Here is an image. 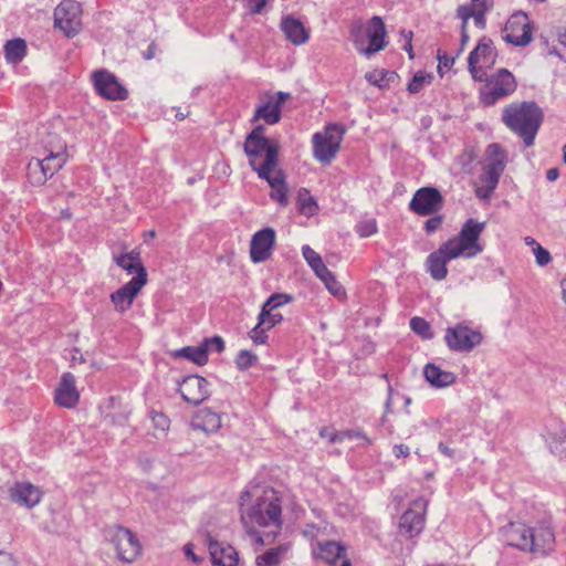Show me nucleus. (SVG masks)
<instances>
[{
	"mask_svg": "<svg viewBox=\"0 0 566 566\" xmlns=\"http://www.w3.org/2000/svg\"><path fill=\"white\" fill-rule=\"evenodd\" d=\"M275 245V231L264 228L253 234L250 242V258L254 263L264 262L271 258Z\"/></svg>",
	"mask_w": 566,
	"mask_h": 566,
	"instance_id": "obj_22",
	"label": "nucleus"
},
{
	"mask_svg": "<svg viewBox=\"0 0 566 566\" xmlns=\"http://www.w3.org/2000/svg\"><path fill=\"white\" fill-rule=\"evenodd\" d=\"M302 254L318 277L323 276L329 271L324 264L321 255L316 253L310 245H304L302 248Z\"/></svg>",
	"mask_w": 566,
	"mask_h": 566,
	"instance_id": "obj_39",
	"label": "nucleus"
},
{
	"mask_svg": "<svg viewBox=\"0 0 566 566\" xmlns=\"http://www.w3.org/2000/svg\"><path fill=\"white\" fill-rule=\"evenodd\" d=\"M342 436H344L345 439L365 438L360 432L354 430L342 431Z\"/></svg>",
	"mask_w": 566,
	"mask_h": 566,
	"instance_id": "obj_60",
	"label": "nucleus"
},
{
	"mask_svg": "<svg viewBox=\"0 0 566 566\" xmlns=\"http://www.w3.org/2000/svg\"><path fill=\"white\" fill-rule=\"evenodd\" d=\"M293 301V296L286 293H274L263 304L268 310H276L280 306L289 304Z\"/></svg>",
	"mask_w": 566,
	"mask_h": 566,
	"instance_id": "obj_47",
	"label": "nucleus"
},
{
	"mask_svg": "<svg viewBox=\"0 0 566 566\" xmlns=\"http://www.w3.org/2000/svg\"><path fill=\"white\" fill-rule=\"evenodd\" d=\"M313 555L328 566H352L346 546L336 541L318 542L313 547Z\"/></svg>",
	"mask_w": 566,
	"mask_h": 566,
	"instance_id": "obj_19",
	"label": "nucleus"
},
{
	"mask_svg": "<svg viewBox=\"0 0 566 566\" xmlns=\"http://www.w3.org/2000/svg\"><path fill=\"white\" fill-rule=\"evenodd\" d=\"M286 547L271 548L256 557V566H277L286 553Z\"/></svg>",
	"mask_w": 566,
	"mask_h": 566,
	"instance_id": "obj_40",
	"label": "nucleus"
},
{
	"mask_svg": "<svg viewBox=\"0 0 566 566\" xmlns=\"http://www.w3.org/2000/svg\"><path fill=\"white\" fill-rule=\"evenodd\" d=\"M258 319L261 325H264L266 328L271 329L282 322L283 316L282 314L275 312V310H268L266 307L262 306Z\"/></svg>",
	"mask_w": 566,
	"mask_h": 566,
	"instance_id": "obj_43",
	"label": "nucleus"
},
{
	"mask_svg": "<svg viewBox=\"0 0 566 566\" xmlns=\"http://www.w3.org/2000/svg\"><path fill=\"white\" fill-rule=\"evenodd\" d=\"M503 38L514 45H526L532 41L533 27L524 12L513 13L505 23Z\"/></svg>",
	"mask_w": 566,
	"mask_h": 566,
	"instance_id": "obj_13",
	"label": "nucleus"
},
{
	"mask_svg": "<svg viewBox=\"0 0 566 566\" xmlns=\"http://www.w3.org/2000/svg\"><path fill=\"white\" fill-rule=\"evenodd\" d=\"M378 231L377 221L374 218L364 219L356 226V232L361 238H367Z\"/></svg>",
	"mask_w": 566,
	"mask_h": 566,
	"instance_id": "obj_46",
	"label": "nucleus"
},
{
	"mask_svg": "<svg viewBox=\"0 0 566 566\" xmlns=\"http://www.w3.org/2000/svg\"><path fill=\"white\" fill-rule=\"evenodd\" d=\"M258 319L261 325H264L266 328L271 329L282 322L283 316L282 314L275 312V310H268L266 307L262 306Z\"/></svg>",
	"mask_w": 566,
	"mask_h": 566,
	"instance_id": "obj_44",
	"label": "nucleus"
},
{
	"mask_svg": "<svg viewBox=\"0 0 566 566\" xmlns=\"http://www.w3.org/2000/svg\"><path fill=\"white\" fill-rule=\"evenodd\" d=\"M0 566H13V559L9 554L0 553Z\"/></svg>",
	"mask_w": 566,
	"mask_h": 566,
	"instance_id": "obj_59",
	"label": "nucleus"
},
{
	"mask_svg": "<svg viewBox=\"0 0 566 566\" xmlns=\"http://www.w3.org/2000/svg\"><path fill=\"white\" fill-rule=\"evenodd\" d=\"M551 448L559 457H566V437L560 440H557L555 437H553Z\"/></svg>",
	"mask_w": 566,
	"mask_h": 566,
	"instance_id": "obj_54",
	"label": "nucleus"
},
{
	"mask_svg": "<svg viewBox=\"0 0 566 566\" xmlns=\"http://www.w3.org/2000/svg\"><path fill=\"white\" fill-rule=\"evenodd\" d=\"M240 521L258 544L282 528V494L272 486L250 484L239 497Z\"/></svg>",
	"mask_w": 566,
	"mask_h": 566,
	"instance_id": "obj_1",
	"label": "nucleus"
},
{
	"mask_svg": "<svg viewBox=\"0 0 566 566\" xmlns=\"http://www.w3.org/2000/svg\"><path fill=\"white\" fill-rule=\"evenodd\" d=\"M502 120L530 147L542 125L543 112L534 102L512 103L504 107Z\"/></svg>",
	"mask_w": 566,
	"mask_h": 566,
	"instance_id": "obj_2",
	"label": "nucleus"
},
{
	"mask_svg": "<svg viewBox=\"0 0 566 566\" xmlns=\"http://www.w3.org/2000/svg\"><path fill=\"white\" fill-rule=\"evenodd\" d=\"M179 391L185 401L198 405L208 397V382L200 376H188L181 381Z\"/></svg>",
	"mask_w": 566,
	"mask_h": 566,
	"instance_id": "obj_25",
	"label": "nucleus"
},
{
	"mask_svg": "<svg viewBox=\"0 0 566 566\" xmlns=\"http://www.w3.org/2000/svg\"><path fill=\"white\" fill-rule=\"evenodd\" d=\"M411 329L423 338L431 337V331L429 323L421 317H413L410 321Z\"/></svg>",
	"mask_w": 566,
	"mask_h": 566,
	"instance_id": "obj_48",
	"label": "nucleus"
},
{
	"mask_svg": "<svg viewBox=\"0 0 566 566\" xmlns=\"http://www.w3.org/2000/svg\"><path fill=\"white\" fill-rule=\"evenodd\" d=\"M297 210L301 214L310 218L317 213L318 205L306 189H301L296 198Z\"/></svg>",
	"mask_w": 566,
	"mask_h": 566,
	"instance_id": "obj_38",
	"label": "nucleus"
},
{
	"mask_svg": "<svg viewBox=\"0 0 566 566\" xmlns=\"http://www.w3.org/2000/svg\"><path fill=\"white\" fill-rule=\"evenodd\" d=\"M534 251V254L536 256V262L539 264V265H546L551 262V254L547 250H545L543 247H541L539 244H536V247H534L533 249Z\"/></svg>",
	"mask_w": 566,
	"mask_h": 566,
	"instance_id": "obj_52",
	"label": "nucleus"
},
{
	"mask_svg": "<svg viewBox=\"0 0 566 566\" xmlns=\"http://www.w3.org/2000/svg\"><path fill=\"white\" fill-rule=\"evenodd\" d=\"M116 264L127 273H135L134 277H139L142 273L147 275L146 269L142 263L140 253L137 250L122 253L114 258Z\"/></svg>",
	"mask_w": 566,
	"mask_h": 566,
	"instance_id": "obj_31",
	"label": "nucleus"
},
{
	"mask_svg": "<svg viewBox=\"0 0 566 566\" xmlns=\"http://www.w3.org/2000/svg\"><path fill=\"white\" fill-rule=\"evenodd\" d=\"M269 0H249V6L254 13H260Z\"/></svg>",
	"mask_w": 566,
	"mask_h": 566,
	"instance_id": "obj_57",
	"label": "nucleus"
},
{
	"mask_svg": "<svg viewBox=\"0 0 566 566\" xmlns=\"http://www.w3.org/2000/svg\"><path fill=\"white\" fill-rule=\"evenodd\" d=\"M406 50L408 51L409 56L412 59L413 57V53H412V46H411L410 42L407 44Z\"/></svg>",
	"mask_w": 566,
	"mask_h": 566,
	"instance_id": "obj_64",
	"label": "nucleus"
},
{
	"mask_svg": "<svg viewBox=\"0 0 566 566\" xmlns=\"http://www.w3.org/2000/svg\"><path fill=\"white\" fill-rule=\"evenodd\" d=\"M365 78L370 85L379 90H388L390 85L398 80V74L395 71L386 69H375L367 72Z\"/></svg>",
	"mask_w": 566,
	"mask_h": 566,
	"instance_id": "obj_33",
	"label": "nucleus"
},
{
	"mask_svg": "<svg viewBox=\"0 0 566 566\" xmlns=\"http://www.w3.org/2000/svg\"><path fill=\"white\" fill-rule=\"evenodd\" d=\"M343 440H345V438H344V436H342V431L340 432H331L329 441L332 443L342 442Z\"/></svg>",
	"mask_w": 566,
	"mask_h": 566,
	"instance_id": "obj_61",
	"label": "nucleus"
},
{
	"mask_svg": "<svg viewBox=\"0 0 566 566\" xmlns=\"http://www.w3.org/2000/svg\"><path fill=\"white\" fill-rule=\"evenodd\" d=\"M154 422L156 426L160 427L163 431L169 427V419L164 413L155 415Z\"/></svg>",
	"mask_w": 566,
	"mask_h": 566,
	"instance_id": "obj_56",
	"label": "nucleus"
},
{
	"mask_svg": "<svg viewBox=\"0 0 566 566\" xmlns=\"http://www.w3.org/2000/svg\"><path fill=\"white\" fill-rule=\"evenodd\" d=\"M319 279L324 282L325 287L332 295L340 301L346 298V291L344 286L336 280L335 275L331 271H328Z\"/></svg>",
	"mask_w": 566,
	"mask_h": 566,
	"instance_id": "obj_42",
	"label": "nucleus"
},
{
	"mask_svg": "<svg viewBox=\"0 0 566 566\" xmlns=\"http://www.w3.org/2000/svg\"><path fill=\"white\" fill-rule=\"evenodd\" d=\"M558 177V170L553 168L547 171V179L554 181Z\"/></svg>",
	"mask_w": 566,
	"mask_h": 566,
	"instance_id": "obj_62",
	"label": "nucleus"
},
{
	"mask_svg": "<svg viewBox=\"0 0 566 566\" xmlns=\"http://www.w3.org/2000/svg\"><path fill=\"white\" fill-rule=\"evenodd\" d=\"M345 134V128L339 124H328L322 132L314 134L313 154L322 164H329L337 155Z\"/></svg>",
	"mask_w": 566,
	"mask_h": 566,
	"instance_id": "obj_8",
	"label": "nucleus"
},
{
	"mask_svg": "<svg viewBox=\"0 0 566 566\" xmlns=\"http://www.w3.org/2000/svg\"><path fill=\"white\" fill-rule=\"evenodd\" d=\"M532 539H534V551L545 553L551 549L554 544V533L547 526H541L536 530H532Z\"/></svg>",
	"mask_w": 566,
	"mask_h": 566,
	"instance_id": "obj_35",
	"label": "nucleus"
},
{
	"mask_svg": "<svg viewBox=\"0 0 566 566\" xmlns=\"http://www.w3.org/2000/svg\"><path fill=\"white\" fill-rule=\"evenodd\" d=\"M174 357L177 358H186L199 366H203L208 361V353L207 347L203 344L199 346H188L181 349H178L174 353Z\"/></svg>",
	"mask_w": 566,
	"mask_h": 566,
	"instance_id": "obj_36",
	"label": "nucleus"
},
{
	"mask_svg": "<svg viewBox=\"0 0 566 566\" xmlns=\"http://www.w3.org/2000/svg\"><path fill=\"white\" fill-rule=\"evenodd\" d=\"M193 424L206 432H214L221 427V418L210 409H201L195 416Z\"/></svg>",
	"mask_w": 566,
	"mask_h": 566,
	"instance_id": "obj_34",
	"label": "nucleus"
},
{
	"mask_svg": "<svg viewBox=\"0 0 566 566\" xmlns=\"http://www.w3.org/2000/svg\"><path fill=\"white\" fill-rule=\"evenodd\" d=\"M202 344L205 347H207V353L209 350H214L217 353H221L224 349V342L219 336L207 338V339H205V342Z\"/></svg>",
	"mask_w": 566,
	"mask_h": 566,
	"instance_id": "obj_51",
	"label": "nucleus"
},
{
	"mask_svg": "<svg viewBox=\"0 0 566 566\" xmlns=\"http://www.w3.org/2000/svg\"><path fill=\"white\" fill-rule=\"evenodd\" d=\"M433 81V74L424 71H418L412 76L408 84V92L410 94H417L421 92L426 86L430 85Z\"/></svg>",
	"mask_w": 566,
	"mask_h": 566,
	"instance_id": "obj_41",
	"label": "nucleus"
},
{
	"mask_svg": "<svg viewBox=\"0 0 566 566\" xmlns=\"http://www.w3.org/2000/svg\"><path fill=\"white\" fill-rule=\"evenodd\" d=\"M458 15L462 20V39L463 41H467L468 35L465 34L464 31L465 24L471 17H475V9L473 6H462L458 9Z\"/></svg>",
	"mask_w": 566,
	"mask_h": 566,
	"instance_id": "obj_50",
	"label": "nucleus"
},
{
	"mask_svg": "<svg viewBox=\"0 0 566 566\" xmlns=\"http://www.w3.org/2000/svg\"><path fill=\"white\" fill-rule=\"evenodd\" d=\"M54 403L59 407L72 409L80 401V391L76 387V378L71 373L62 374L53 392Z\"/></svg>",
	"mask_w": 566,
	"mask_h": 566,
	"instance_id": "obj_21",
	"label": "nucleus"
},
{
	"mask_svg": "<svg viewBox=\"0 0 566 566\" xmlns=\"http://www.w3.org/2000/svg\"><path fill=\"white\" fill-rule=\"evenodd\" d=\"M92 80L96 92L102 97L109 101H124L127 98V90L111 72L98 70L93 73Z\"/></svg>",
	"mask_w": 566,
	"mask_h": 566,
	"instance_id": "obj_17",
	"label": "nucleus"
},
{
	"mask_svg": "<svg viewBox=\"0 0 566 566\" xmlns=\"http://www.w3.org/2000/svg\"><path fill=\"white\" fill-rule=\"evenodd\" d=\"M147 284V275L142 273L139 277H133L122 287L111 294V302L118 313H125L130 308L135 298Z\"/></svg>",
	"mask_w": 566,
	"mask_h": 566,
	"instance_id": "obj_18",
	"label": "nucleus"
},
{
	"mask_svg": "<svg viewBox=\"0 0 566 566\" xmlns=\"http://www.w3.org/2000/svg\"><path fill=\"white\" fill-rule=\"evenodd\" d=\"M507 541L512 546L523 551H534L532 528L523 524H511L507 530Z\"/></svg>",
	"mask_w": 566,
	"mask_h": 566,
	"instance_id": "obj_29",
	"label": "nucleus"
},
{
	"mask_svg": "<svg viewBox=\"0 0 566 566\" xmlns=\"http://www.w3.org/2000/svg\"><path fill=\"white\" fill-rule=\"evenodd\" d=\"M210 556L214 566H235L239 557L237 551L223 543L211 542L209 545Z\"/></svg>",
	"mask_w": 566,
	"mask_h": 566,
	"instance_id": "obj_27",
	"label": "nucleus"
},
{
	"mask_svg": "<svg viewBox=\"0 0 566 566\" xmlns=\"http://www.w3.org/2000/svg\"><path fill=\"white\" fill-rule=\"evenodd\" d=\"M281 28L285 36L296 45L305 43L310 38V30L306 29L300 20L293 17L284 18Z\"/></svg>",
	"mask_w": 566,
	"mask_h": 566,
	"instance_id": "obj_30",
	"label": "nucleus"
},
{
	"mask_svg": "<svg viewBox=\"0 0 566 566\" xmlns=\"http://www.w3.org/2000/svg\"><path fill=\"white\" fill-rule=\"evenodd\" d=\"M258 363V356L251 350H241L237 355L235 365L240 370H247Z\"/></svg>",
	"mask_w": 566,
	"mask_h": 566,
	"instance_id": "obj_45",
	"label": "nucleus"
},
{
	"mask_svg": "<svg viewBox=\"0 0 566 566\" xmlns=\"http://www.w3.org/2000/svg\"><path fill=\"white\" fill-rule=\"evenodd\" d=\"M261 179H265L270 187H271V193L270 197L272 200L276 201L281 206H287L289 203V197H287V186L284 181V176L282 170L276 167L265 174V176H259Z\"/></svg>",
	"mask_w": 566,
	"mask_h": 566,
	"instance_id": "obj_26",
	"label": "nucleus"
},
{
	"mask_svg": "<svg viewBox=\"0 0 566 566\" xmlns=\"http://www.w3.org/2000/svg\"><path fill=\"white\" fill-rule=\"evenodd\" d=\"M290 97L289 93L283 92L260 93L252 122H263L266 125H274L279 123L281 120L282 105Z\"/></svg>",
	"mask_w": 566,
	"mask_h": 566,
	"instance_id": "obj_10",
	"label": "nucleus"
},
{
	"mask_svg": "<svg viewBox=\"0 0 566 566\" xmlns=\"http://www.w3.org/2000/svg\"><path fill=\"white\" fill-rule=\"evenodd\" d=\"M450 260H453V258H449L447 255V251L442 245H440V248L437 251L428 255L426 265L432 279L441 281L447 277V262Z\"/></svg>",
	"mask_w": 566,
	"mask_h": 566,
	"instance_id": "obj_28",
	"label": "nucleus"
},
{
	"mask_svg": "<svg viewBox=\"0 0 566 566\" xmlns=\"http://www.w3.org/2000/svg\"><path fill=\"white\" fill-rule=\"evenodd\" d=\"M184 553H185V555H186L188 558H190L192 562H195V563H198V562H199L198 557H197V556H196V554L193 553V546H192V544H187V545H185V547H184Z\"/></svg>",
	"mask_w": 566,
	"mask_h": 566,
	"instance_id": "obj_58",
	"label": "nucleus"
},
{
	"mask_svg": "<svg viewBox=\"0 0 566 566\" xmlns=\"http://www.w3.org/2000/svg\"><path fill=\"white\" fill-rule=\"evenodd\" d=\"M9 495L12 502L31 509L39 504L43 492L30 482H17L10 488Z\"/></svg>",
	"mask_w": 566,
	"mask_h": 566,
	"instance_id": "obj_24",
	"label": "nucleus"
},
{
	"mask_svg": "<svg viewBox=\"0 0 566 566\" xmlns=\"http://www.w3.org/2000/svg\"><path fill=\"white\" fill-rule=\"evenodd\" d=\"M517 87L515 76L506 69H500L485 77V83L480 90V99L486 105H494L497 101L512 95Z\"/></svg>",
	"mask_w": 566,
	"mask_h": 566,
	"instance_id": "obj_7",
	"label": "nucleus"
},
{
	"mask_svg": "<svg viewBox=\"0 0 566 566\" xmlns=\"http://www.w3.org/2000/svg\"><path fill=\"white\" fill-rule=\"evenodd\" d=\"M353 42L358 52L370 56L387 45V33L379 17L371 18L366 24H359L352 30Z\"/></svg>",
	"mask_w": 566,
	"mask_h": 566,
	"instance_id": "obj_6",
	"label": "nucleus"
},
{
	"mask_svg": "<svg viewBox=\"0 0 566 566\" xmlns=\"http://www.w3.org/2000/svg\"><path fill=\"white\" fill-rule=\"evenodd\" d=\"M438 59H439L438 71H439V72H440V74L442 75L443 70H449V69H451V66H452V65H453V63H454V60H453V57L448 56V55H446V54H443V55L438 54Z\"/></svg>",
	"mask_w": 566,
	"mask_h": 566,
	"instance_id": "obj_55",
	"label": "nucleus"
},
{
	"mask_svg": "<svg viewBox=\"0 0 566 566\" xmlns=\"http://www.w3.org/2000/svg\"><path fill=\"white\" fill-rule=\"evenodd\" d=\"M541 45L547 54H555L566 61V27H548L541 33Z\"/></svg>",
	"mask_w": 566,
	"mask_h": 566,
	"instance_id": "obj_23",
	"label": "nucleus"
},
{
	"mask_svg": "<svg viewBox=\"0 0 566 566\" xmlns=\"http://www.w3.org/2000/svg\"><path fill=\"white\" fill-rule=\"evenodd\" d=\"M442 223H443V216H440V214L434 216L426 221L424 230L427 233H433L438 229L441 228Z\"/></svg>",
	"mask_w": 566,
	"mask_h": 566,
	"instance_id": "obj_53",
	"label": "nucleus"
},
{
	"mask_svg": "<svg viewBox=\"0 0 566 566\" xmlns=\"http://www.w3.org/2000/svg\"><path fill=\"white\" fill-rule=\"evenodd\" d=\"M6 59L9 63H19L27 54V43L23 39H13L4 45Z\"/></svg>",
	"mask_w": 566,
	"mask_h": 566,
	"instance_id": "obj_37",
	"label": "nucleus"
},
{
	"mask_svg": "<svg viewBox=\"0 0 566 566\" xmlns=\"http://www.w3.org/2000/svg\"><path fill=\"white\" fill-rule=\"evenodd\" d=\"M485 229V222H479L475 219H468L460 232L441 244L447 251L449 258H474L480 254L484 247L481 242V235Z\"/></svg>",
	"mask_w": 566,
	"mask_h": 566,
	"instance_id": "obj_4",
	"label": "nucleus"
},
{
	"mask_svg": "<svg viewBox=\"0 0 566 566\" xmlns=\"http://www.w3.org/2000/svg\"><path fill=\"white\" fill-rule=\"evenodd\" d=\"M496 55L492 41L481 39L469 55V71L475 81L484 80L486 71L494 65Z\"/></svg>",
	"mask_w": 566,
	"mask_h": 566,
	"instance_id": "obj_12",
	"label": "nucleus"
},
{
	"mask_svg": "<svg viewBox=\"0 0 566 566\" xmlns=\"http://www.w3.org/2000/svg\"><path fill=\"white\" fill-rule=\"evenodd\" d=\"M444 339L450 349L469 352L482 342V335L469 325L458 324L447 329Z\"/></svg>",
	"mask_w": 566,
	"mask_h": 566,
	"instance_id": "obj_14",
	"label": "nucleus"
},
{
	"mask_svg": "<svg viewBox=\"0 0 566 566\" xmlns=\"http://www.w3.org/2000/svg\"><path fill=\"white\" fill-rule=\"evenodd\" d=\"M423 374L427 381L437 388L448 387L455 381L453 373L443 370L434 364H428L424 367Z\"/></svg>",
	"mask_w": 566,
	"mask_h": 566,
	"instance_id": "obj_32",
	"label": "nucleus"
},
{
	"mask_svg": "<svg viewBox=\"0 0 566 566\" xmlns=\"http://www.w3.org/2000/svg\"><path fill=\"white\" fill-rule=\"evenodd\" d=\"M107 541L114 546L119 560L133 563L142 553V545L129 528L122 525L111 526L106 531Z\"/></svg>",
	"mask_w": 566,
	"mask_h": 566,
	"instance_id": "obj_9",
	"label": "nucleus"
},
{
	"mask_svg": "<svg viewBox=\"0 0 566 566\" xmlns=\"http://www.w3.org/2000/svg\"><path fill=\"white\" fill-rule=\"evenodd\" d=\"M443 206V198L439 190L431 187H423L416 191L410 203L409 209L418 216H431L441 210Z\"/></svg>",
	"mask_w": 566,
	"mask_h": 566,
	"instance_id": "obj_16",
	"label": "nucleus"
},
{
	"mask_svg": "<svg viewBox=\"0 0 566 566\" xmlns=\"http://www.w3.org/2000/svg\"><path fill=\"white\" fill-rule=\"evenodd\" d=\"M54 27L67 38L75 36L82 29V6L75 0H63L54 9Z\"/></svg>",
	"mask_w": 566,
	"mask_h": 566,
	"instance_id": "obj_11",
	"label": "nucleus"
},
{
	"mask_svg": "<svg viewBox=\"0 0 566 566\" xmlns=\"http://www.w3.org/2000/svg\"><path fill=\"white\" fill-rule=\"evenodd\" d=\"M562 298L566 304V276L560 281Z\"/></svg>",
	"mask_w": 566,
	"mask_h": 566,
	"instance_id": "obj_63",
	"label": "nucleus"
},
{
	"mask_svg": "<svg viewBox=\"0 0 566 566\" xmlns=\"http://www.w3.org/2000/svg\"><path fill=\"white\" fill-rule=\"evenodd\" d=\"M505 165V150L499 144L489 145L482 161L483 171L475 182V193L479 198H488L493 192Z\"/></svg>",
	"mask_w": 566,
	"mask_h": 566,
	"instance_id": "obj_5",
	"label": "nucleus"
},
{
	"mask_svg": "<svg viewBox=\"0 0 566 566\" xmlns=\"http://www.w3.org/2000/svg\"><path fill=\"white\" fill-rule=\"evenodd\" d=\"M427 502L422 499L412 501L410 507L400 517V532L409 537L417 536L424 526Z\"/></svg>",
	"mask_w": 566,
	"mask_h": 566,
	"instance_id": "obj_20",
	"label": "nucleus"
},
{
	"mask_svg": "<svg viewBox=\"0 0 566 566\" xmlns=\"http://www.w3.org/2000/svg\"><path fill=\"white\" fill-rule=\"evenodd\" d=\"M67 161V149L63 142H59L54 147L48 149V155L42 159L38 160L34 165L35 169H39L41 176L36 179V182H44L48 177L53 176L59 169H61ZM32 164L29 165V170L32 171Z\"/></svg>",
	"mask_w": 566,
	"mask_h": 566,
	"instance_id": "obj_15",
	"label": "nucleus"
},
{
	"mask_svg": "<svg viewBox=\"0 0 566 566\" xmlns=\"http://www.w3.org/2000/svg\"><path fill=\"white\" fill-rule=\"evenodd\" d=\"M244 151L258 176H265L277 167L279 146L265 137V128L261 124H258L247 136Z\"/></svg>",
	"mask_w": 566,
	"mask_h": 566,
	"instance_id": "obj_3",
	"label": "nucleus"
},
{
	"mask_svg": "<svg viewBox=\"0 0 566 566\" xmlns=\"http://www.w3.org/2000/svg\"><path fill=\"white\" fill-rule=\"evenodd\" d=\"M268 331L270 329L258 322V325L250 331L249 336L255 345H263L268 340Z\"/></svg>",
	"mask_w": 566,
	"mask_h": 566,
	"instance_id": "obj_49",
	"label": "nucleus"
}]
</instances>
